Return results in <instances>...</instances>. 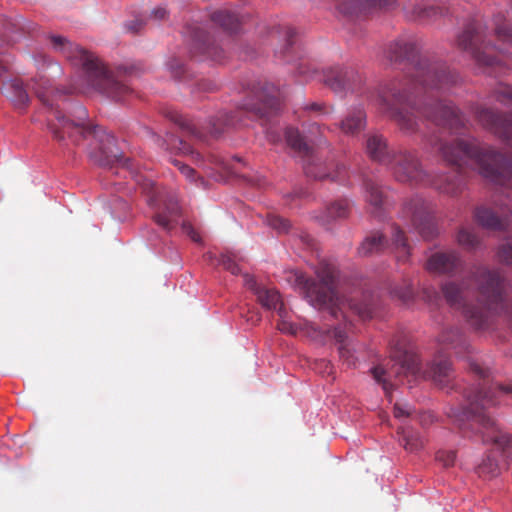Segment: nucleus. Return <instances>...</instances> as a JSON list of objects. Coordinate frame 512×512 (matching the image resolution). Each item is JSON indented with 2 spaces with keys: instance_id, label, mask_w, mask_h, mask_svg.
<instances>
[{
  "instance_id": "nucleus-44",
  "label": "nucleus",
  "mask_w": 512,
  "mask_h": 512,
  "mask_svg": "<svg viewBox=\"0 0 512 512\" xmlns=\"http://www.w3.org/2000/svg\"><path fill=\"white\" fill-rule=\"evenodd\" d=\"M277 312L280 317V321L277 323V328L283 333L294 334L296 329L291 322L285 319L286 311L284 307L280 306Z\"/></svg>"
},
{
  "instance_id": "nucleus-24",
  "label": "nucleus",
  "mask_w": 512,
  "mask_h": 512,
  "mask_svg": "<svg viewBox=\"0 0 512 512\" xmlns=\"http://www.w3.org/2000/svg\"><path fill=\"white\" fill-rule=\"evenodd\" d=\"M366 151L373 161L384 165H388V163L391 162L394 153L397 152L389 149L386 139L380 134H372L368 136L366 141Z\"/></svg>"
},
{
  "instance_id": "nucleus-16",
  "label": "nucleus",
  "mask_w": 512,
  "mask_h": 512,
  "mask_svg": "<svg viewBox=\"0 0 512 512\" xmlns=\"http://www.w3.org/2000/svg\"><path fill=\"white\" fill-rule=\"evenodd\" d=\"M405 12L413 20L435 21L450 13L447 0H421L405 6Z\"/></svg>"
},
{
  "instance_id": "nucleus-27",
  "label": "nucleus",
  "mask_w": 512,
  "mask_h": 512,
  "mask_svg": "<svg viewBox=\"0 0 512 512\" xmlns=\"http://www.w3.org/2000/svg\"><path fill=\"white\" fill-rule=\"evenodd\" d=\"M388 247L385 236L379 232L369 234L358 247V254L361 257H370L382 253Z\"/></svg>"
},
{
  "instance_id": "nucleus-29",
  "label": "nucleus",
  "mask_w": 512,
  "mask_h": 512,
  "mask_svg": "<svg viewBox=\"0 0 512 512\" xmlns=\"http://www.w3.org/2000/svg\"><path fill=\"white\" fill-rule=\"evenodd\" d=\"M210 18L212 22L228 32L238 31L242 23V18L239 14L230 9H219L213 12Z\"/></svg>"
},
{
  "instance_id": "nucleus-9",
  "label": "nucleus",
  "mask_w": 512,
  "mask_h": 512,
  "mask_svg": "<svg viewBox=\"0 0 512 512\" xmlns=\"http://www.w3.org/2000/svg\"><path fill=\"white\" fill-rule=\"evenodd\" d=\"M316 274L319 282L307 278L303 274H297L296 281L312 306L318 309H328L333 317H338V313L343 314L345 304L335 290L336 267L322 260L316 268Z\"/></svg>"
},
{
  "instance_id": "nucleus-17",
  "label": "nucleus",
  "mask_w": 512,
  "mask_h": 512,
  "mask_svg": "<svg viewBox=\"0 0 512 512\" xmlns=\"http://www.w3.org/2000/svg\"><path fill=\"white\" fill-rule=\"evenodd\" d=\"M426 269L437 274L453 276L464 269V261L455 250L440 251L428 258Z\"/></svg>"
},
{
  "instance_id": "nucleus-6",
  "label": "nucleus",
  "mask_w": 512,
  "mask_h": 512,
  "mask_svg": "<svg viewBox=\"0 0 512 512\" xmlns=\"http://www.w3.org/2000/svg\"><path fill=\"white\" fill-rule=\"evenodd\" d=\"M66 59L81 67L80 79L72 84L71 92L93 89L115 101H123L132 94L131 88L108 70L98 57L67 40Z\"/></svg>"
},
{
  "instance_id": "nucleus-30",
  "label": "nucleus",
  "mask_w": 512,
  "mask_h": 512,
  "mask_svg": "<svg viewBox=\"0 0 512 512\" xmlns=\"http://www.w3.org/2000/svg\"><path fill=\"white\" fill-rule=\"evenodd\" d=\"M366 124V114L363 109L356 108L350 111L341 121L340 129L344 134L355 135L362 131Z\"/></svg>"
},
{
  "instance_id": "nucleus-23",
  "label": "nucleus",
  "mask_w": 512,
  "mask_h": 512,
  "mask_svg": "<svg viewBox=\"0 0 512 512\" xmlns=\"http://www.w3.org/2000/svg\"><path fill=\"white\" fill-rule=\"evenodd\" d=\"M395 0H345L337 5L338 11L347 16L359 15L372 9L392 5Z\"/></svg>"
},
{
  "instance_id": "nucleus-7",
  "label": "nucleus",
  "mask_w": 512,
  "mask_h": 512,
  "mask_svg": "<svg viewBox=\"0 0 512 512\" xmlns=\"http://www.w3.org/2000/svg\"><path fill=\"white\" fill-rule=\"evenodd\" d=\"M394 178L401 183L411 185H432L441 193L457 196L464 187V178L461 173L444 174L431 178L424 169L416 150L399 149L387 165Z\"/></svg>"
},
{
  "instance_id": "nucleus-5",
  "label": "nucleus",
  "mask_w": 512,
  "mask_h": 512,
  "mask_svg": "<svg viewBox=\"0 0 512 512\" xmlns=\"http://www.w3.org/2000/svg\"><path fill=\"white\" fill-rule=\"evenodd\" d=\"M495 44L487 41V27L473 19L457 36L458 49L468 53L475 63L490 74L500 75L510 69L505 57L512 56V21L503 14L494 17Z\"/></svg>"
},
{
  "instance_id": "nucleus-36",
  "label": "nucleus",
  "mask_w": 512,
  "mask_h": 512,
  "mask_svg": "<svg viewBox=\"0 0 512 512\" xmlns=\"http://www.w3.org/2000/svg\"><path fill=\"white\" fill-rule=\"evenodd\" d=\"M171 120L179 126L183 135L191 136L198 140L204 139V132L189 118L174 112L171 114Z\"/></svg>"
},
{
  "instance_id": "nucleus-18",
  "label": "nucleus",
  "mask_w": 512,
  "mask_h": 512,
  "mask_svg": "<svg viewBox=\"0 0 512 512\" xmlns=\"http://www.w3.org/2000/svg\"><path fill=\"white\" fill-rule=\"evenodd\" d=\"M253 93L258 100L254 109L261 117H269L280 109V92L273 84L258 83L257 86L253 87Z\"/></svg>"
},
{
  "instance_id": "nucleus-37",
  "label": "nucleus",
  "mask_w": 512,
  "mask_h": 512,
  "mask_svg": "<svg viewBox=\"0 0 512 512\" xmlns=\"http://www.w3.org/2000/svg\"><path fill=\"white\" fill-rule=\"evenodd\" d=\"M232 125H234L233 117L226 112H219L209 121L208 130L212 136L217 137Z\"/></svg>"
},
{
  "instance_id": "nucleus-26",
  "label": "nucleus",
  "mask_w": 512,
  "mask_h": 512,
  "mask_svg": "<svg viewBox=\"0 0 512 512\" xmlns=\"http://www.w3.org/2000/svg\"><path fill=\"white\" fill-rule=\"evenodd\" d=\"M441 349H452L456 354L470 353V345L458 328L444 329L438 337Z\"/></svg>"
},
{
  "instance_id": "nucleus-41",
  "label": "nucleus",
  "mask_w": 512,
  "mask_h": 512,
  "mask_svg": "<svg viewBox=\"0 0 512 512\" xmlns=\"http://www.w3.org/2000/svg\"><path fill=\"white\" fill-rule=\"evenodd\" d=\"M498 472V463L496 460L487 456L478 466V474L484 477H493Z\"/></svg>"
},
{
  "instance_id": "nucleus-53",
  "label": "nucleus",
  "mask_w": 512,
  "mask_h": 512,
  "mask_svg": "<svg viewBox=\"0 0 512 512\" xmlns=\"http://www.w3.org/2000/svg\"><path fill=\"white\" fill-rule=\"evenodd\" d=\"M182 230L194 241V242H200L201 238L199 234L196 232L194 227L191 225V223L184 221L182 223Z\"/></svg>"
},
{
  "instance_id": "nucleus-48",
  "label": "nucleus",
  "mask_w": 512,
  "mask_h": 512,
  "mask_svg": "<svg viewBox=\"0 0 512 512\" xmlns=\"http://www.w3.org/2000/svg\"><path fill=\"white\" fill-rule=\"evenodd\" d=\"M436 459L443 464L444 467L453 466L456 460V453L454 451H439Z\"/></svg>"
},
{
  "instance_id": "nucleus-21",
  "label": "nucleus",
  "mask_w": 512,
  "mask_h": 512,
  "mask_svg": "<svg viewBox=\"0 0 512 512\" xmlns=\"http://www.w3.org/2000/svg\"><path fill=\"white\" fill-rule=\"evenodd\" d=\"M245 285L248 289L253 291V293L257 296L258 302L268 310H277L280 306H283L281 302L280 295L278 291L273 288H266L264 286H260L257 284L255 279L246 274L244 275Z\"/></svg>"
},
{
  "instance_id": "nucleus-4",
  "label": "nucleus",
  "mask_w": 512,
  "mask_h": 512,
  "mask_svg": "<svg viewBox=\"0 0 512 512\" xmlns=\"http://www.w3.org/2000/svg\"><path fill=\"white\" fill-rule=\"evenodd\" d=\"M470 369L482 382L465 392V403L452 407L448 416L463 436L481 433L483 442H492L506 458L512 457V436L502 433L496 426L488 409L501 402L503 396H512V383L498 384L488 380L489 371L476 362H470Z\"/></svg>"
},
{
  "instance_id": "nucleus-28",
  "label": "nucleus",
  "mask_w": 512,
  "mask_h": 512,
  "mask_svg": "<svg viewBox=\"0 0 512 512\" xmlns=\"http://www.w3.org/2000/svg\"><path fill=\"white\" fill-rule=\"evenodd\" d=\"M350 209L351 204L348 199L335 200L326 206L320 220L324 225H328L334 220L348 217Z\"/></svg>"
},
{
  "instance_id": "nucleus-58",
  "label": "nucleus",
  "mask_w": 512,
  "mask_h": 512,
  "mask_svg": "<svg viewBox=\"0 0 512 512\" xmlns=\"http://www.w3.org/2000/svg\"><path fill=\"white\" fill-rule=\"evenodd\" d=\"M200 89L204 90V91H211V90H213V87H212V84H210V83H203V84H200Z\"/></svg>"
},
{
  "instance_id": "nucleus-59",
  "label": "nucleus",
  "mask_w": 512,
  "mask_h": 512,
  "mask_svg": "<svg viewBox=\"0 0 512 512\" xmlns=\"http://www.w3.org/2000/svg\"><path fill=\"white\" fill-rule=\"evenodd\" d=\"M302 238H303V241H304L307 245H309V246H311V245H312V243H313V238H312L310 235L306 234V235H305V236H303Z\"/></svg>"
},
{
  "instance_id": "nucleus-55",
  "label": "nucleus",
  "mask_w": 512,
  "mask_h": 512,
  "mask_svg": "<svg viewBox=\"0 0 512 512\" xmlns=\"http://www.w3.org/2000/svg\"><path fill=\"white\" fill-rule=\"evenodd\" d=\"M152 16L157 20H162L167 16V10L163 7H158L152 11Z\"/></svg>"
},
{
  "instance_id": "nucleus-34",
  "label": "nucleus",
  "mask_w": 512,
  "mask_h": 512,
  "mask_svg": "<svg viewBox=\"0 0 512 512\" xmlns=\"http://www.w3.org/2000/svg\"><path fill=\"white\" fill-rule=\"evenodd\" d=\"M392 245L396 251L397 260L407 262L410 256V246L407 238L398 225L392 226Z\"/></svg>"
},
{
  "instance_id": "nucleus-11",
  "label": "nucleus",
  "mask_w": 512,
  "mask_h": 512,
  "mask_svg": "<svg viewBox=\"0 0 512 512\" xmlns=\"http://www.w3.org/2000/svg\"><path fill=\"white\" fill-rule=\"evenodd\" d=\"M288 145L296 152L301 154L305 160L303 164L305 174L315 180H327L342 182L345 180L347 171L344 165L337 164L333 172L323 163L301 136L299 131L294 128H288L285 132Z\"/></svg>"
},
{
  "instance_id": "nucleus-62",
  "label": "nucleus",
  "mask_w": 512,
  "mask_h": 512,
  "mask_svg": "<svg viewBox=\"0 0 512 512\" xmlns=\"http://www.w3.org/2000/svg\"><path fill=\"white\" fill-rule=\"evenodd\" d=\"M311 141H313L317 144H321L323 142L321 138H317L316 136L311 138Z\"/></svg>"
},
{
  "instance_id": "nucleus-22",
  "label": "nucleus",
  "mask_w": 512,
  "mask_h": 512,
  "mask_svg": "<svg viewBox=\"0 0 512 512\" xmlns=\"http://www.w3.org/2000/svg\"><path fill=\"white\" fill-rule=\"evenodd\" d=\"M181 216V208L175 197L169 196L164 200L154 215L155 222L167 231L173 229Z\"/></svg>"
},
{
  "instance_id": "nucleus-40",
  "label": "nucleus",
  "mask_w": 512,
  "mask_h": 512,
  "mask_svg": "<svg viewBox=\"0 0 512 512\" xmlns=\"http://www.w3.org/2000/svg\"><path fill=\"white\" fill-rule=\"evenodd\" d=\"M371 373L375 381L382 385V388L387 397H390L392 391V384L386 377V371L381 366H376L371 369Z\"/></svg>"
},
{
  "instance_id": "nucleus-51",
  "label": "nucleus",
  "mask_w": 512,
  "mask_h": 512,
  "mask_svg": "<svg viewBox=\"0 0 512 512\" xmlns=\"http://www.w3.org/2000/svg\"><path fill=\"white\" fill-rule=\"evenodd\" d=\"M143 190L146 191L149 195L148 203L150 205H155L158 201L159 194L158 188L155 186V184L151 181H148L143 184Z\"/></svg>"
},
{
  "instance_id": "nucleus-1",
  "label": "nucleus",
  "mask_w": 512,
  "mask_h": 512,
  "mask_svg": "<svg viewBox=\"0 0 512 512\" xmlns=\"http://www.w3.org/2000/svg\"><path fill=\"white\" fill-rule=\"evenodd\" d=\"M421 48L414 36L387 45L385 57L404 65V78L382 86L377 101L405 133L418 130L420 117L455 132L466 128L465 115L451 101L440 98L458 85L459 74L438 57L422 53Z\"/></svg>"
},
{
  "instance_id": "nucleus-13",
  "label": "nucleus",
  "mask_w": 512,
  "mask_h": 512,
  "mask_svg": "<svg viewBox=\"0 0 512 512\" xmlns=\"http://www.w3.org/2000/svg\"><path fill=\"white\" fill-rule=\"evenodd\" d=\"M185 33L189 37V51L192 57L200 60L222 62L226 57L225 50L216 43L199 24L187 25Z\"/></svg>"
},
{
  "instance_id": "nucleus-15",
  "label": "nucleus",
  "mask_w": 512,
  "mask_h": 512,
  "mask_svg": "<svg viewBox=\"0 0 512 512\" xmlns=\"http://www.w3.org/2000/svg\"><path fill=\"white\" fill-rule=\"evenodd\" d=\"M36 96L46 106L54 118L58 121V124L50 121L48 128L53 134V137L58 140H62V115L60 106L64 102V94L61 90L55 89L50 85L49 79L40 76L39 79L35 80L32 86Z\"/></svg>"
},
{
  "instance_id": "nucleus-63",
  "label": "nucleus",
  "mask_w": 512,
  "mask_h": 512,
  "mask_svg": "<svg viewBox=\"0 0 512 512\" xmlns=\"http://www.w3.org/2000/svg\"><path fill=\"white\" fill-rule=\"evenodd\" d=\"M348 326L350 327L351 323H348V325L345 324V328H342V327H339V328L342 329L345 332V334L347 335L346 329H348Z\"/></svg>"
},
{
  "instance_id": "nucleus-57",
  "label": "nucleus",
  "mask_w": 512,
  "mask_h": 512,
  "mask_svg": "<svg viewBox=\"0 0 512 512\" xmlns=\"http://www.w3.org/2000/svg\"><path fill=\"white\" fill-rule=\"evenodd\" d=\"M326 129L327 128H322L320 125L315 123L311 126L310 133H311V135H313L314 130H315V131H317V133H319L320 136H322V135H324V132Z\"/></svg>"
},
{
  "instance_id": "nucleus-12",
  "label": "nucleus",
  "mask_w": 512,
  "mask_h": 512,
  "mask_svg": "<svg viewBox=\"0 0 512 512\" xmlns=\"http://www.w3.org/2000/svg\"><path fill=\"white\" fill-rule=\"evenodd\" d=\"M297 72L307 79H314L319 76L320 80L336 93L354 91L362 83L361 75L353 68L334 66L323 70L320 74L312 68L309 62L301 61L297 65Z\"/></svg>"
},
{
  "instance_id": "nucleus-25",
  "label": "nucleus",
  "mask_w": 512,
  "mask_h": 512,
  "mask_svg": "<svg viewBox=\"0 0 512 512\" xmlns=\"http://www.w3.org/2000/svg\"><path fill=\"white\" fill-rule=\"evenodd\" d=\"M153 138L155 139V143L159 147H161L167 151L181 153V154H185V155L190 154L192 159L195 162H197V163L203 162L202 155L198 152H195L192 149L191 145L188 144L187 142H185L182 138L176 137L170 133H166L165 138H163L159 135L153 134Z\"/></svg>"
},
{
  "instance_id": "nucleus-10",
  "label": "nucleus",
  "mask_w": 512,
  "mask_h": 512,
  "mask_svg": "<svg viewBox=\"0 0 512 512\" xmlns=\"http://www.w3.org/2000/svg\"><path fill=\"white\" fill-rule=\"evenodd\" d=\"M492 97L500 104L512 107V86L499 84L492 93ZM472 112L477 122L502 140L512 138V111L502 113L482 105H474Z\"/></svg>"
},
{
  "instance_id": "nucleus-49",
  "label": "nucleus",
  "mask_w": 512,
  "mask_h": 512,
  "mask_svg": "<svg viewBox=\"0 0 512 512\" xmlns=\"http://www.w3.org/2000/svg\"><path fill=\"white\" fill-rule=\"evenodd\" d=\"M498 256L502 262L512 266V241L500 247Z\"/></svg>"
},
{
  "instance_id": "nucleus-19",
  "label": "nucleus",
  "mask_w": 512,
  "mask_h": 512,
  "mask_svg": "<svg viewBox=\"0 0 512 512\" xmlns=\"http://www.w3.org/2000/svg\"><path fill=\"white\" fill-rule=\"evenodd\" d=\"M391 357L396 361L399 368L396 371V376L399 377L401 374L416 377L420 372V360L419 357L405 348V342L403 339H393L390 342Z\"/></svg>"
},
{
  "instance_id": "nucleus-50",
  "label": "nucleus",
  "mask_w": 512,
  "mask_h": 512,
  "mask_svg": "<svg viewBox=\"0 0 512 512\" xmlns=\"http://www.w3.org/2000/svg\"><path fill=\"white\" fill-rule=\"evenodd\" d=\"M168 68L175 78H182L185 74V68L182 62L178 59H172L168 62Z\"/></svg>"
},
{
  "instance_id": "nucleus-38",
  "label": "nucleus",
  "mask_w": 512,
  "mask_h": 512,
  "mask_svg": "<svg viewBox=\"0 0 512 512\" xmlns=\"http://www.w3.org/2000/svg\"><path fill=\"white\" fill-rule=\"evenodd\" d=\"M457 242L467 251L475 250L480 244L478 236L466 228L458 231Z\"/></svg>"
},
{
  "instance_id": "nucleus-39",
  "label": "nucleus",
  "mask_w": 512,
  "mask_h": 512,
  "mask_svg": "<svg viewBox=\"0 0 512 512\" xmlns=\"http://www.w3.org/2000/svg\"><path fill=\"white\" fill-rule=\"evenodd\" d=\"M400 433L402 434L401 442L405 450L409 452H416L423 447L424 441L418 433L405 430H401Z\"/></svg>"
},
{
  "instance_id": "nucleus-14",
  "label": "nucleus",
  "mask_w": 512,
  "mask_h": 512,
  "mask_svg": "<svg viewBox=\"0 0 512 512\" xmlns=\"http://www.w3.org/2000/svg\"><path fill=\"white\" fill-rule=\"evenodd\" d=\"M431 202L420 196L408 200L403 207V214L409 217L413 227L424 239H432L437 234Z\"/></svg>"
},
{
  "instance_id": "nucleus-61",
  "label": "nucleus",
  "mask_w": 512,
  "mask_h": 512,
  "mask_svg": "<svg viewBox=\"0 0 512 512\" xmlns=\"http://www.w3.org/2000/svg\"><path fill=\"white\" fill-rule=\"evenodd\" d=\"M6 71L5 65L0 60V76Z\"/></svg>"
},
{
  "instance_id": "nucleus-2",
  "label": "nucleus",
  "mask_w": 512,
  "mask_h": 512,
  "mask_svg": "<svg viewBox=\"0 0 512 512\" xmlns=\"http://www.w3.org/2000/svg\"><path fill=\"white\" fill-rule=\"evenodd\" d=\"M429 144L438 148L440 156L448 165L458 170L465 167L476 169L485 179L499 186L493 206L478 207L474 217L485 229L505 230L509 216L512 215V162L505 165V157L501 152L474 138L446 142L432 137Z\"/></svg>"
},
{
  "instance_id": "nucleus-56",
  "label": "nucleus",
  "mask_w": 512,
  "mask_h": 512,
  "mask_svg": "<svg viewBox=\"0 0 512 512\" xmlns=\"http://www.w3.org/2000/svg\"><path fill=\"white\" fill-rule=\"evenodd\" d=\"M304 109L307 110V111H313V112H316V113H320V112L323 111V106L320 103L313 102V103L307 104L304 107Z\"/></svg>"
},
{
  "instance_id": "nucleus-31",
  "label": "nucleus",
  "mask_w": 512,
  "mask_h": 512,
  "mask_svg": "<svg viewBox=\"0 0 512 512\" xmlns=\"http://www.w3.org/2000/svg\"><path fill=\"white\" fill-rule=\"evenodd\" d=\"M5 93L18 109L25 108L29 103V96L23 87V83L14 79L5 84Z\"/></svg>"
},
{
  "instance_id": "nucleus-60",
  "label": "nucleus",
  "mask_w": 512,
  "mask_h": 512,
  "mask_svg": "<svg viewBox=\"0 0 512 512\" xmlns=\"http://www.w3.org/2000/svg\"><path fill=\"white\" fill-rule=\"evenodd\" d=\"M53 41L55 44L60 45V46H62V44H63V38L61 36L54 37Z\"/></svg>"
},
{
  "instance_id": "nucleus-46",
  "label": "nucleus",
  "mask_w": 512,
  "mask_h": 512,
  "mask_svg": "<svg viewBox=\"0 0 512 512\" xmlns=\"http://www.w3.org/2000/svg\"><path fill=\"white\" fill-rule=\"evenodd\" d=\"M391 293L404 303L410 301L413 297V290L409 284H405L402 287H394Z\"/></svg>"
},
{
  "instance_id": "nucleus-54",
  "label": "nucleus",
  "mask_w": 512,
  "mask_h": 512,
  "mask_svg": "<svg viewBox=\"0 0 512 512\" xmlns=\"http://www.w3.org/2000/svg\"><path fill=\"white\" fill-rule=\"evenodd\" d=\"M144 21L142 19H134L126 24L127 30L132 33H138L142 30Z\"/></svg>"
},
{
  "instance_id": "nucleus-47",
  "label": "nucleus",
  "mask_w": 512,
  "mask_h": 512,
  "mask_svg": "<svg viewBox=\"0 0 512 512\" xmlns=\"http://www.w3.org/2000/svg\"><path fill=\"white\" fill-rule=\"evenodd\" d=\"M393 413L395 418L402 419L412 416L414 410L406 403H396Z\"/></svg>"
},
{
  "instance_id": "nucleus-3",
  "label": "nucleus",
  "mask_w": 512,
  "mask_h": 512,
  "mask_svg": "<svg viewBox=\"0 0 512 512\" xmlns=\"http://www.w3.org/2000/svg\"><path fill=\"white\" fill-rule=\"evenodd\" d=\"M446 302L461 310L467 322L476 329L485 328L492 316L509 314L505 281L500 271L475 265L462 283L447 281L441 286Z\"/></svg>"
},
{
  "instance_id": "nucleus-20",
  "label": "nucleus",
  "mask_w": 512,
  "mask_h": 512,
  "mask_svg": "<svg viewBox=\"0 0 512 512\" xmlns=\"http://www.w3.org/2000/svg\"><path fill=\"white\" fill-rule=\"evenodd\" d=\"M428 377L440 386H447L454 379V370L450 358L439 351L429 365Z\"/></svg>"
},
{
  "instance_id": "nucleus-45",
  "label": "nucleus",
  "mask_w": 512,
  "mask_h": 512,
  "mask_svg": "<svg viewBox=\"0 0 512 512\" xmlns=\"http://www.w3.org/2000/svg\"><path fill=\"white\" fill-rule=\"evenodd\" d=\"M348 306L362 320H366V319H369L372 317V308L367 304H358V303H354V302H349Z\"/></svg>"
},
{
  "instance_id": "nucleus-52",
  "label": "nucleus",
  "mask_w": 512,
  "mask_h": 512,
  "mask_svg": "<svg viewBox=\"0 0 512 512\" xmlns=\"http://www.w3.org/2000/svg\"><path fill=\"white\" fill-rule=\"evenodd\" d=\"M173 164L178 167V169L180 170V172L189 180L191 181H195V175H196V172L193 168L181 163L180 161L178 160H174L173 161Z\"/></svg>"
},
{
  "instance_id": "nucleus-32",
  "label": "nucleus",
  "mask_w": 512,
  "mask_h": 512,
  "mask_svg": "<svg viewBox=\"0 0 512 512\" xmlns=\"http://www.w3.org/2000/svg\"><path fill=\"white\" fill-rule=\"evenodd\" d=\"M295 36V30L288 26L271 32L272 40L283 39L285 41L284 47L281 48L280 51H276V54H280V56L286 58L288 62L290 61V54L294 53Z\"/></svg>"
},
{
  "instance_id": "nucleus-35",
  "label": "nucleus",
  "mask_w": 512,
  "mask_h": 512,
  "mask_svg": "<svg viewBox=\"0 0 512 512\" xmlns=\"http://www.w3.org/2000/svg\"><path fill=\"white\" fill-rule=\"evenodd\" d=\"M331 334L339 344L338 351L340 358L348 366H354L356 364V358L349 347L345 332L340 328H333V330H331Z\"/></svg>"
},
{
  "instance_id": "nucleus-33",
  "label": "nucleus",
  "mask_w": 512,
  "mask_h": 512,
  "mask_svg": "<svg viewBox=\"0 0 512 512\" xmlns=\"http://www.w3.org/2000/svg\"><path fill=\"white\" fill-rule=\"evenodd\" d=\"M364 188L366 191L367 202L375 209L372 213L375 216H380L379 209L382 208L385 202V195L382 189L374 181L367 179L364 181Z\"/></svg>"
},
{
  "instance_id": "nucleus-42",
  "label": "nucleus",
  "mask_w": 512,
  "mask_h": 512,
  "mask_svg": "<svg viewBox=\"0 0 512 512\" xmlns=\"http://www.w3.org/2000/svg\"><path fill=\"white\" fill-rule=\"evenodd\" d=\"M218 264L221 265L224 269L231 272L233 275H237L240 273V268L238 264L234 261L231 255L222 254L218 259Z\"/></svg>"
},
{
  "instance_id": "nucleus-43",
  "label": "nucleus",
  "mask_w": 512,
  "mask_h": 512,
  "mask_svg": "<svg viewBox=\"0 0 512 512\" xmlns=\"http://www.w3.org/2000/svg\"><path fill=\"white\" fill-rule=\"evenodd\" d=\"M268 225L278 232H287L290 228L288 220L277 215L268 216Z\"/></svg>"
},
{
  "instance_id": "nucleus-8",
  "label": "nucleus",
  "mask_w": 512,
  "mask_h": 512,
  "mask_svg": "<svg viewBox=\"0 0 512 512\" xmlns=\"http://www.w3.org/2000/svg\"><path fill=\"white\" fill-rule=\"evenodd\" d=\"M67 109L75 117V120L66 117V135L71 138L72 142L79 144L82 139L91 137L94 147L90 150L89 155L94 162L103 167H112L114 163L118 162L121 154L115 137L99 126L93 129L87 128L85 126L87 111L82 105L71 102L68 107L66 106Z\"/></svg>"
}]
</instances>
